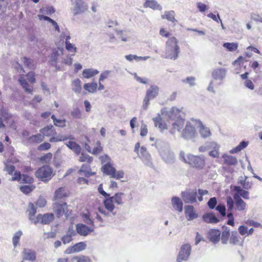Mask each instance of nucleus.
<instances>
[{
    "label": "nucleus",
    "mask_w": 262,
    "mask_h": 262,
    "mask_svg": "<svg viewBox=\"0 0 262 262\" xmlns=\"http://www.w3.org/2000/svg\"><path fill=\"white\" fill-rule=\"evenodd\" d=\"M226 70L224 68L215 69L212 73V77L216 80H222L226 77Z\"/></svg>",
    "instance_id": "26"
},
{
    "label": "nucleus",
    "mask_w": 262,
    "mask_h": 262,
    "mask_svg": "<svg viewBox=\"0 0 262 262\" xmlns=\"http://www.w3.org/2000/svg\"><path fill=\"white\" fill-rule=\"evenodd\" d=\"M99 73L98 70L94 69H85L82 72V75L85 78H90Z\"/></svg>",
    "instance_id": "39"
},
{
    "label": "nucleus",
    "mask_w": 262,
    "mask_h": 262,
    "mask_svg": "<svg viewBox=\"0 0 262 262\" xmlns=\"http://www.w3.org/2000/svg\"><path fill=\"white\" fill-rule=\"evenodd\" d=\"M51 119L53 120L54 125L57 127L63 128L66 126L67 121L65 119H57L54 115L51 116Z\"/></svg>",
    "instance_id": "41"
},
{
    "label": "nucleus",
    "mask_w": 262,
    "mask_h": 262,
    "mask_svg": "<svg viewBox=\"0 0 262 262\" xmlns=\"http://www.w3.org/2000/svg\"><path fill=\"white\" fill-rule=\"evenodd\" d=\"M198 120L192 119L186 122L185 127L181 133L183 138L185 140H192L197 136L195 126L198 125Z\"/></svg>",
    "instance_id": "2"
},
{
    "label": "nucleus",
    "mask_w": 262,
    "mask_h": 262,
    "mask_svg": "<svg viewBox=\"0 0 262 262\" xmlns=\"http://www.w3.org/2000/svg\"><path fill=\"white\" fill-rule=\"evenodd\" d=\"M93 230V229L83 224H78L76 225V231L81 236H85Z\"/></svg>",
    "instance_id": "21"
},
{
    "label": "nucleus",
    "mask_w": 262,
    "mask_h": 262,
    "mask_svg": "<svg viewBox=\"0 0 262 262\" xmlns=\"http://www.w3.org/2000/svg\"><path fill=\"white\" fill-rule=\"evenodd\" d=\"M222 158L225 163L227 165H235L237 163V159L233 156L225 154L223 155Z\"/></svg>",
    "instance_id": "40"
},
{
    "label": "nucleus",
    "mask_w": 262,
    "mask_h": 262,
    "mask_svg": "<svg viewBox=\"0 0 262 262\" xmlns=\"http://www.w3.org/2000/svg\"><path fill=\"white\" fill-rule=\"evenodd\" d=\"M197 191L195 189H187L181 192V197L186 204H193L196 202Z\"/></svg>",
    "instance_id": "8"
},
{
    "label": "nucleus",
    "mask_w": 262,
    "mask_h": 262,
    "mask_svg": "<svg viewBox=\"0 0 262 262\" xmlns=\"http://www.w3.org/2000/svg\"><path fill=\"white\" fill-rule=\"evenodd\" d=\"M250 16L251 18L253 20L262 23V15L261 16L257 13L253 12L251 13Z\"/></svg>",
    "instance_id": "64"
},
{
    "label": "nucleus",
    "mask_w": 262,
    "mask_h": 262,
    "mask_svg": "<svg viewBox=\"0 0 262 262\" xmlns=\"http://www.w3.org/2000/svg\"><path fill=\"white\" fill-rule=\"evenodd\" d=\"M93 160V158L92 157H90L89 155L83 152L81 153L79 159V161L81 162H86L88 163H91Z\"/></svg>",
    "instance_id": "53"
},
{
    "label": "nucleus",
    "mask_w": 262,
    "mask_h": 262,
    "mask_svg": "<svg viewBox=\"0 0 262 262\" xmlns=\"http://www.w3.org/2000/svg\"><path fill=\"white\" fill-rule=\"evenodd\" d=\"M155 125L158 127L161 132L167 129V125L166 123L163 121L159 115L153 119Z\"/></svg>",
    "instance_id": "29"
},
{
    "label": "nucleus",
    "mask_w": 262,
    "mask_h": 262,
    "mask_svg": "<svg viewBox=\"0 0 262 262\" xmlns=\"http://www.w3.org/2000/svg\"><path fill=\"white\" fill-rule=\"evenodd\" d=\"M74 15L84 13L88 10V5L82 0H71Z\"/></svg>",
    "instance_id": "6"
},
{
    "label": "nucleus",
    "mask_w": 262,
    "mask_h": 262,
    "mask_svg": "<svg viewBox=\"0 0 262 262\" xmlns=\"http://www.w3.org/2000/svg\"><path fill=\"white\" fill-rule=\"evenodd\" d=\"M68 139L74 140V137L72 135L64 136L60 134L58 135L56 137H53L50 138V142H56L60 141H64Z\"/></svg>",
    "instance_id": "36"
},
{
    "label": "nucleus",
    "mask_w": 262,
    "mask_h": 262,
    "mask_svg": "<svg viewBox=\"0 0 262 262\" xmlns=\"http://www.w3.org/2000/svg\"><path fill=\"white\" fill-rule=\"evenodd\" d=\"M98 87L96 82L87 83L84 84L83 88L89 93H94Z\"/></svg>",
    "instance_id": "47"
},
{
    "label": "nucleus",
    "mask_w": 262,
    "mask_h": 262,
    "mask_svg": "<svg viewBox=\"0 0 262 262\" xmlns=\"http://www.w3.org/2000/svg\"><path fill=\"white\" fill-rule=\"evenodd\" d=\"M35 175L41 181L47 182L52 179L54 174L53 169L50 166L44 165L36 170Z\"/></svg>",
    "instance_id": "4"
},
{
    "label": "nucleus",
    "mask_w": 262,
    "mask_h": 262,
    "mask_svg": "<svg viewBox=\"0 0 262 262\" xmlns=\"http://www.w3.org/2000/svg\"><path fill=\"white\" fill-rule=\"evenodd\" d=\"M193 206L187 205L185 207L186 216L188 221H191L198 217V214L193 210Z\"/></svg>",
    "instance_id": "25"
},
{
    "label": "nucleus",
    "mask_w": 262,
    "mask_h": 262,
    "mask_svg": "<svg viewBox=\"0 0 262 262\" xmlns=\"http://www.w3.org/2000/svg\"><path fill=\"white\" fill-rule=\"evenodd\" d=\"M76 260L77 262H91V259L84 255H81L79 256H75L73 258V260Z\"/></svg>",
    "instance_id": "58"
},
{
    "label": "nucleus",
    "mask_w": 262,
    "mask_h": 262,
    "mask_svg": "<svg viewBox=\"0 0 262 262\" xmlns=\"http://www.w3.org/2000/svg\"><path fill=\"white\" fill-rule=\"evenodd\" d=\"M180 112L181 110L176 107H172L168 110L167 108L161 110L162 115L167 116L170 119H174L176 118H180Z\"/></svg>",
    "instance_id": "11"
},
{
    "label": "nucleus",
    "mask_w": 262,
    "mask_h": 262,
    "mask_svg": "<svg viewBox=\"0 0 262 262\" xmlns=\"http://www.w3.org/2000/svg\"><path fill=\"white\" fill-rule=\"evenodd\" d=\"M65 44L67 50L73 53H75L76 52V47L73 44L67 41H65Z\"/></svg>",
    "instance_id": "60"
},
{
    "label": "nucleus",
    "mask_w": 262,
    "mask_h": 262,
    "mask_svg": "<svg viewBox=\"0 0 262 262\" xmlns=\"http://www.w3.org/2000/svg\"><path fill=\"white\" fill-rule=\"evenodd\" d=\"M174 16L175 13L173 11H165L164 14L162 15V18H165L175 24L177 21L175 19Z\"/></svg>",
    "instance_id": "44"
},
{
    "label": "nucleus",
    "mask_w": 262,
    "mask_h": 262,
    "mask_svg": "<svg viewBox=\"0 0 262 262\" xmlns=\"http://www.w3.org/2000/svg\"><path fill=\"white\" fill-rule=\"evenodd\" d=\"M53 209L58 217L63 215L67 217L69 215L67 205L65 202H55L53 204Z\"/></svg>",
    "instance_id": "9"
},
{
    "label": "nucleus",
    "mask_w": 262,
    "mask_h": 262,
    "mask_svg": "<svg viewBox=\"0 0 262 262\" xmlns=\"http://www.w3.org/2000/svg\"><path fill=\"white\" fill-rule=\"evenodd\" d=\"M182 81L183 83H188L191 87L195 85V78L192 76L187 77L186 78L182 79Z\"/></svg>",
    "instance_id": "55"
},
{
    "label": "nucleus",
    "mask_w": 262,
    "mask_h": 262,
    "mask_svg": "<svg viewBox=\"0 0 262 262\" xmlns=\"http://www.w3.org/2000/svg\"><path fill=\"white\" fill-rule=\"evenodd\" d=\"M22 235L23 232L20 230H18L14 233L12 238L13 245L14 248L16 247V246L18 245L19 242V239Z\"/></svg>",
    "instance_id": "52"
},
{
    "label": "nucleus",
    "mask_w": 262,
    "mask_h": 262,
    "mask_svg": "<svg viewBox=\"0 0 262 262\" xmlns=\"http://www.w3.org/2000/svg\"><path fill=\"white\" fill-rule=\"evenodd\" d=\"M248 145V142L243 141L235 148L231 149L229 151L230 154H233L239 152L245 148Z\"/></svg>",
    "instance_id": "45"
},
{
    "label": "nucleus",
    "mask_w": 262,
    "mask_h": 262,
    "mask_svg": "<svg viewBox=\"0 0 262 262\" xmlns=\"http://www.w3.org/2000/svg\"><path fill=\"white\" fill-rule=\"evenodd\" d=\"M144 5L145 7H149L154 10H161L162 9V6L154 0H147Z\"/></svg>",
    "instance_id": "37"
},
{
    "label": "nucleus",
    "mask_w": 262,
    "mask_h": 262,
    "mask_svg": "<svg viewBox=\"0 0 262 262\" xmlns=\"http://www.w3.org/2000/svg\"><path fill=\"white\" fill-rule=\"evenodd\" d=\"M102 150V147L101 146V143L100 141H97L96 143V146L94 148L91 153L93 155H96L99 154Z\"/></svg>",
    "instance_id": "59"
},
{
    "label": "nucleus",
    "mask_w": 262,
    "mask_h": 262,
    "mask_svg": "<svg viewBox=\"0 0 262 262\" xmlns=\"http://www.w3.org/2000/svg\"><path fill=\"white\" fill-rule=\"evenodd\" d=\"M234 190L236 191V193L234 194H237L239 198H243L245 199L248 200L249 199V193L246 190L241 189L239 186H235L234 188Z\"/></svg>",
    "instance_id": "38"
},
{
    "label": "nucleus",
    "mask_w": 262,
    "mask_h": 262,
    "mask_svg": "<svg viewBox=\"0 0 262 262\" xmlns=\"http://www.w3.org/2000/svg\"><path fill=\"white\" fill-rule=\"evenodd\" d=\"M40 133L44 136L50 137L56 134L52 125H47L40 130Z\"/></svg>",
    "instance_id": "33"
},
{
    "label": "nucleus",
    "mask_w": 262,
    "mask_h": 262,
    "mask_svg": "<svg viewBox=\"0 0 262 262\" xmlns=\"http://www.w3.org/2000/svg\"><path fill=\"white\" fill-rule=\"evenodd\" d=\"M102 171L103 172L107 175L109 176L111 178L115 177L116 169L113 166V165L110 163V164L104 166H102Z\"/></svg>",
    "instance_id": "28"
},
{
    "label": "nucleus",
    "mask_w": 262,
    "mask_h": 262,
    "mask_svg": "<svg viewBox=\"0 0 262 262\" xmlns=\"http://www.w3.org/2000/svg\"><path fill=\"white\" fill-rule=\"evenodd\" d=\"M215 150H220V145L216 142L211 141L205 143L204 145L201 146L199 148V151L201 152H204L207 151H211Z\"/></svg>",
    "instance_id": "13"
},
{
    "label": "nucleus",
    "mask_w": 262,
    "mask_h": 262,
    "mask_svg": "<svg viewBox=\"0 0 262 262\" xmlns=\"http://www.w3.org/2000/svg\"><path fill=\"white\" fill-rule=\"evenodd\" d=\"M198 125L199 127L200 134L202 138H206L209 137L211 135L210 129L208 127L205 126L199 120H198Z\"/></svg>",
    "instance_id": "23"
},
{
    "label": "nucleus",
    "mask_w": 262,
    "mask_h": 262,
    "mask_svg": "<svg viewBox=\"0 0 262 262\" xmlns=\"http://www.w3.org/2000/svg\"><path fill=\"white\" fill-rule=\"evenodd\" d=\"M22 61H23L25 66L28 68L29 69H33L34 68V64H33L31 59L24 57L23 58Z\"/></svg>",
    "instance_id": "62"
},
{
    "label": "nucleus",
    "mask_w": 262,
    "mask_h": 262,
    "mask_svg": "<svg viewBox=\"0 0 262 262\" xmlns=\"http://www.w3.org/2000/svg\"><path fill=\"white\" fill-rule=\"evenodd\" d=\"M18 81L20 85L25 90V92L29 94L32 93L33 87L28 83L23 75H20Z\"/></svg>",
    "instance_id": "30"
},
{
    "label": "nucleus",
    "mask_w": 262,
    "mask_h": 262,
    "mask_svg": "<svg viewBox=\"0 0 262 262\" xmlns=\"http://www.w3.org/2000/svg\"><path fill=\"white\" fill-rule=\"evenodd\" d=\"M138 155L145 165L148 167H152L151 156L144 146H142L140 148V153H138Z\"/></svg>",
    "instance_id": "12"
},
{
    "label": "nucleus",
    "mask_w": 262,
    "mask_h": 262,
    "mask_svg": "<svg viewBox=\"0 0 262 262\" xmlns=\"http://www.w3.org/2000/svg\"><path fill=\"white\" fill-rule=\"evenodd\" d=\"M188 164L193 167L202 169L205 164V158L203 156L187 155Z\"/></svg>",
    "instance_id": "7"
},
{
    "label": "nucleus",
    "mask_w": 262,
    "mask_h": 262,
    "mask_svg": "<svg viewBox=\"0 0 262 262\" xmlns=\"http://www.w3.org/2000/svg\"><path fill=\"white\" fill-rule=\"evenodd\" d=\"M116 33L117 35L119 36V38L124 42H126L130 40L131 37L130 34L131 32L129 30H116Z\"/></svg>",
    "instance_id": "24"
},
{
    "label": "nucleus",
    "mask_w": 262,
    "mask_h": 262,
    "mask_svg": "<svg viewBox=\"0 0 262 262\" xmlns=\"http://www.w3.org/2000/svg\"><path fill=\"white\" fill-rule=\"evenodd\" d=\"M72 90L76 93H80L81 91V82L79 79H76L73 81Z\"/></svg>",
    "instance_id": "50"
},
{
    "label": "nucleus",
    "mask_w": 262,
    "mask_h": 262,
    "mask_svg": "<svg viewBox=\"0 0 262 262\" xmlns=\"http://www.w3.org/2000/svg\"><path fill=\"white\" fill-rule=\"evenodd\" d=\"M113 201L111 199L110 197L106 198L103 201V204L105 208L108 211V212L113 213V215H116V212H113L115 209V206Z\"/></svg>",
    "instance_id": "32"
},
{
    "label": "nucleus",
    "mask_w": 262,
    "mask_h": 262,
    "mask_svg": "<svg viewBox=\"0 0 262 262\" xmlns=\"http://www.w3.org/2000/svg\"><path fill=\"white\" fill-rule=\"evenodd\" d=\"M64 49L62 48H58L54 49L51 55V58L50 60V63L56 67L57 69V62L58 58L61 55H63Z\"/></svg>",
    "instance_id": "16"
},
{
    "label": "nucleus",
    "mask_w": 262,
    "mask_h": 262,
    "mask_svg": "<svg viewBox=\"0 0 262 262\" xmlns=\"http://www.w3.org/2000/svg\"><path fill=\"white\" fill-rule=\"evenodd\" d=\"M54 219V215L52 213H46L44 215L38 214L34 221V224H36L39 222L43 224H48Z\"/></svg>",
    "instance_id": "15"
},
{
    "label": "nucleus",
    "mask_w": 262,
    "mask_h": 262,
    "mask_svg": "<svg viewBox=\"0 0 262 262\" xmlns=\"http://www.w3.org/2000/svg\"><path fill=\"white\" fill-rule=\"evenodd\" d=\"M28 211L29 212V215L30 220L32 221L34 223V221L35 220L34 215L36 213V209L33 203H29Z\"/></svg>",
    "instance_id": "49"
},
{
    "label": "nucleus",
    "mask_w": 262,
    "mask_h": 262,
    "mask_svg": "<svg viewBox=\"0 0 262 262\" xmlns=\"http://www.w3.org/2000/svg\"><path fill=\"white\" fill-rule=\"evenodd\" d=\"M161 157L163 160L167 163H172L174 160V154L168 149L160 151Z\"/></svg>",
    "instance_id": "19"
},
{
    "label": "nucleus",
    "mask_w": 262,
    "mask_h": 262,
    "mask_svg": "<svg viewBox=\"0 0 262 262\" xmlns=\"http://www.w3.org/2000/svg\"><path fill=\"white\" fill-rule=\"evenodd\" d=\"M247 177H245V179L243 180H240V184L243 186V187L245 189H249L252 186V183L248 181H247Z\"/></svg>",
    "instance_id": "61"
},
{
    "label": "nucleus",
    "mask_w": 262,
    "mask_h": 262,
    "mask_svg": "<svg viewBox=\"0 0 262 262\" xmlns=\"http://www.w3.org/2000/svg\"><path fill=\"white\" fill-rule=\"evenodd\" d=\"M244 238H241L236 232H232L229 238V243L231 245H238L241 247L243 246Z\"/></svg>",
    "instance_id": "20"
},
{
    "label": "nucleus",
    "mask_w": 262,
    "mask_h": 262,
    "mask_svg": "<svg viewBox=\"0 0 262 262\" xmlns=\"http://www.w3.org/2000/svg\"><path fill=\"white\" fill-rule=\"evenodd\" d=\"M215 209L222 216L226 215V207L225 205L220 204L216 207Z\"/></svg>",
    "instance_id": "63"
},
{
    "label": "nucleus",
    "mask_w": 262,
    "mask_h": 262,
    "mask_svg": "<svg viewBox=\"0 0 262 262\" xmlns=\"http://www.w3.org/2000/svg\"><path fill=\"white\" fill-rule=\"evenodd\" d=\"M22 254L24 260L33 262L36 259V252L32 249L25 248L22 251Z\"/></svg>",
    "instance_id": "17"
},
{
    "label": "nucleus",
    "mask_w": 262,
    "mask_h": 262,
    "mask_svg": "<svg viewBox=\"0 0 262 262\" xmlns=\"http://www.w3.org/2000/svg\"><path fill=\"white\" fill-rule=\"evenodd\" d=\"M72 117L76 119H80L81 117V113L80 110L78 108H74L71 112Z\"/></svg>",
    "instance_id": "57"
},
{
    "label": "nucleus",
    "mask_w": 262,
    "mask_h": 262,
    "mask_svg": "<svg viewBox=\"0 0 262 262\" xmlns=\"http://www.w3.org/2000/svg\"><path fill=\"white\" fill-rule=\"evenodd\" d=\"M203 221L207 223H217L219 220L212 213H207L203 216Z\"/></svg>",
    "instance_id": "35"
},
{
    "label": "nucleus",
    "mask_w": 262,
    "mask_h": 262,
    "mask_svg": "<svg viewBox=\"0 0 262 262\" xmlns=\"http://www.w3.org/2000/svg\"><path fill=\"white\" fill-rule=\"evenodd\" d=\"M185 124V120L182 118L178 119L172 123V128L170 130L171 134H174L176 131L180 132Z\"/></svg>",
    "instance_id": "22"
},
{
    "label": "nucleus",
    "mask_w": 262,
    "mask_h": 262,
    "mask_svg": "<svg viewBox=\"0 0 262 262\" xmlns=\"http://www.w3.org/2000/svg\"><path fill=\"white\" fill-rule=\"evenodd\" d=\"M223 46L224 48H226L228 51L233 52L237 50L238 45L236 42H225Z\"/></svg>",
    "instance_id": "51"
},
{
    "label": "nucleus",
    "mask_w": 262,
    "mask_h": 262,
    "mask_svg": "<svg viewBox=\"0 0 262 262\" xmlns=\"http://www.w3.org/2000/svg\"><path fill=\"white\" fill-rule=\"evenodd\" d=\"M90 165L89 164H83L80 169L79 170L78 172L80 175H83L85 177H89L90 176L94 175L95 172L91 171Z\"/></svg>",
    "instance_id": "27"
},
{
    "label": "nucleus",
    "mask_w": 262,
    "mask_h": 262,
    "mask_svg": "<svg viewBox=\"0 0 262 262\" xmlns=\"http://www.w3.org/2000/svg\"><path fill=\"white\" fill-rule=\"evenodd\" d=\"M171 204L173 208L179 212H181L183 210V203L181 200L177 197L174 196L171 199Z\"/></svg>",
    "instance_id": "31"
},
{
    "label": "nucleus",
    "mask_w": 262,
    "mask_h": 262,
    "mask_svg": "<svg viewBox=\"0 0 262 262\" xmlns=\"http://www.w3.org/2000/svg\"><path fill=\"white\" fill-rule=\"evenodd\" d=\"M67 147L73 150L76 155L80 154L81 148L80 146L76 142L72 141H69L65 143Z\"/></svg>",
    "instance_id": "34"
},
{
    "label": "nucleus",
    "mask_w": 262,
    "mask_h": 262,
    "mask_svg": "<svg viewBox=\"0 0 262 262\" xmlns=\"http://www.w3.org/2000/svg\"><path fill=\"white\" fill-rule=\"evenodd\" d=\"M124 195V194L122 192H118L115 193L113 196H111V199L113 201L114 203H115L117 205H122V198Z\"/></svg>",
    "instance_id": "48"
},
{
    "label": "nucleus",
    "mask_w": 262,
    "mask_h": 262,
    "mask_svg": "<svg viewBox=\"0 0 262 262\" xmlns=\"http://www.w3.org/2000/svg\"><path fill=\"white\" fill-rule=\"evenodd\" d=\"M191 250V247L190 244H186L182 245L177 259V262L187 260L190 254Z\"/></svg>",
    "instance_id": "10"
},
{
    "label": "nucleus",
    "mask_w": 262,
    "mask_h": 262,
    "mask_svg": "<svg viewBox=\"0 0 262 262\" xmlns=\"http://www.w3.org/2000/svg\"><path fill=\"white\" fill-rule=\"evenodd\" d=\"M159 93V88L156 85H151L146 91V95L143 100L142 108L146 110L150 104V100L155 98Z\"/></svg>",
    "instance_id": "5"
},
{
    "label": "nucleus",
    "mask_w": 262,
    "mask_h": 262,
    "mask_svg": "<svg viewBox=\"0 0 262 262\" xmlns=\"http://www.w3.org/2000/svg\"><path fill=\"white\" fill-rule=\"evenodd\" d=\"M19 181L22 183H31L33 182V178L27 174H22Z\"/></svg>",
    "instance_id": "54"
},
{
    "label": "nucleus",
    "mask_w": 262,
    "mask_h": 262,
    "mask_svg": "<svg viewBox=\"0 0 262 262\" xmlns=\"http://www.w3.org/2000/svg\"><path fill=\"white\" fill-rule=\"evenodd\" d=\"M230 229L228 227H226L224 231L222 232L221 237L222 243L223 244H227L228 241H229Z\"/></svg>",
    "instance_id": "46"
},
{
    "label": "nucleus",
    "mask_w": 262,
    "mask_h": 262,
    "mask_svg": "<svg viewBox=\"0 0 262 262\" xmlns=\"http://www.w3.org/2000/svg\"><path fill=\"white\" fill-rule=\"evenodd\" d=\"M67 196V194L65 188L60 187L55 191L54 199L55 200H59L66 198Z\"/></svg>",
    "instance_id": "43"
},
{
    "label": "nucleus",
    "mask_w": 262,
    "mask_h": 262,
    "mask_svg": "<svg viewBox=\"0 0 262 262\" xmlns=\"http://www.w3.org/2000/svg\"><path fill=\"white\" fill-rule=\"evenodd\" d=\"M99 159L102 166L106 165V164L108 165L111 163V158L106 155L100 157Z\"/></svg>",
    "instance_id": "56"
},
{
    "label": "nucleus",
    "mask_w": 262,
    "mask_h": 262,
    "mask_svg": "<svg viewBox=\"0 0 262 262\" xmlns=\"http://www.w3.org/2000/svg\"><path fill=\"white\" fill-rule=\"evenodd\" d=\"M43 136L40 134L32 135L28 139V142L30 143H39L43 140Z\"/></svg>",
    "instance_id": "42"
},
{
    "label": "nucleus",
    "mask_w": 262,
    "mask_h": 262,
    "mask_svg": "<svg viewBox=\"0 0 262 262\" xmlns=\"http://www.w3.org/2000/svg\"><path fill=\"white\" fill-rule=\"evenodd\" d=\"M86 244L85 242H81L75 244L72 247H70L67 248L64 253L70 254L74 253L79 252L85 249Z\"/></svg>",
    "instance_id": "14"
},
{
    "label": "nucleus",
    "mask_w": 262,
    "mask_h": 262,
    "mask_svg": "<svg viewBox=\"0 0 262 262\" xmlns=\"http://www.w3.org/2000/svg\"><path fill=\"white\" fill-rule=\"evenodd\" d=\"M208 238L213 244L217 243L221 238V232L217 229H211L207 234Z\"/></svg>",
    "instance_id": "18"
},
{
    "label": "nucleus",
    "mask_w": 262,
    "mask_h": 262,
    "mask_svg": "<svg viewBox=\"0 0 262 262\" xmlns=\"http://www.w3.org/2000/svg\"><path fill=\"white\" fill-rule=\"evenodd\" d=\"M233 199L231 196L227 198V206L228 211H231L234 208L238 211H244L246 210L247 204L238 195L234 194Z\"/></svg>",
    "instance_id": "3"
},
{
    "label": "nucleus",
    "mask_w": 262,
    "mask_h": 262,
    "mask_svg": "<svg viewBox=\"0 0 262 262\" xmlns=\"http://www.w3.org/2000/svg\"><path fill=\"white\" fill-rule=\"evenodd\" d=\"M180 51L178 39L174 37L169 38L166 42L164 58L176 60L179 56Z\"/></svg>",
    "instance_id": "1"
}]
</instances>
